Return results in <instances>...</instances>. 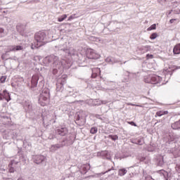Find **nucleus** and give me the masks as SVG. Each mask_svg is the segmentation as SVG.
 I'll use <instances>...</instances> for the list:
<instances>
[{
	"instance_id": "nucleus-27",
	"label": "nucleus",
	"mask_w": 180,
	"mask_h": 180,
	"mask_svg": "<svg viewBox=\"0 0 180 180\" xmlns=\"http://www.w3.org/2000/svg\"><path fill=\"white\" fill-rule=\"evenodd\" d=\"M153 55L147 54L146 55V58H153Z\"/></svg>"
},
{
	"instance_id": "nucleus-23",
	"label": "nucleus",
	"mask_w": 180,
	"mask_h": 180,
	"mask_svg": "<svg viewBox=\"0 0 180 180\" xmlns=\"http://www.w3.org/2000/svg\"><path fill=\"white\" fill-rule=\"evenodd\" d=\"M5 81H6V77L5 76H2L1 78H0V82L1 84H4V82H5Z\"/></svg>"
},
{
	"instance_id": "nucleus-4",
	"label": "nucleus",
	"mask_w": 180,
	"mask_h": 180,
	"mask_svg": "<svg viewBox=\"0 0 180 180\" xmlns=\"http://www.w3.org/2000/svg\"><path fill=\"white\" fill-rule=\"evenodd\" d=\"M86 57L91 60H96V58H99V54L95 50L89 49L86 51Z\"/></svg>"
},
{
	"instance_id": "nucleus-8",
	"label": "nucleus",
	"mask_w": 180,
	"mask_h": 180,
	"mask_svg": "<svg viewBox=\"0 0 180 180\" xmlns=\"http://www.w3.org/2000/svg\"><path fill=\"white\" fill-rule=\"evenodd\" d=\"M65 144H64V141L61 142V143H57L55 145H52L51 147V151H56V150H58V148H63Z\"/></svg>"
},
{
	"instance_id": "nucleus-16",
	"label": "nucleus",
	"mask_w": 180,
	"mask_h": 180,
	"mask_svg": "<svg viewBox=\"0 0 180 180\" xmlns=\"http://www.w3.org/2000/svg\"><path fill=\"white\" fill-rule=\"evenodd\" d=\"M126 174H127V171L126 170V169H120L118 171V175L120 176H123L124 175H126Z\"/></svg>"
},
{
	"instance_id": "nucleus-19",
	"label": "nucleus",
	"mask_w": 180,
	"mask_h": 180,
	"mask_svg": "<svg viewBox=\"0 0 180 180\" xmlns=\"http://www.w3.org/2000/svg\"><path fill=\"white\" fill-rule=\"evenodd\" d=\"M90 133L91 134H96V133H98V128L97 127H92L90 130Z\"/></svg>"
},
{
	"instance_id": "nucleus-13",
	"label": "nucleus",
	"mask_w": 180,
	"mask_h": 180,
	"mask_svg": "<svg viewBox=\"0 0 180 180\" xmlns=\"http://www.w3.org/2000/svg\"><path fill=\"white\" fill-rule=\"evenodd\" d=\"M164 115H168V110H160V111H158L156 112L155 117H157V116H159V117L164 116Z\"/></svg>"
},
{
	"instance_id": "nucleus-20",
	"label": "nucleus",
	"mask_w": 180,
	"mask_h": 180,
	"mask_svg": "<svg viewBox=\"0 0 180 180\" xmlns=\"http://www.w3.org/2000/svg\"><path fill=\"white\" fill-rule=\"evenodd\" d=\"M109 139H111V140H113L114 141L119 139V136L117 135H109Z\"/></svg>"
},
{
	"instance_id": "nucleus-31",
	"label": "nucleus",
	"mask_w": 180,
	"mask_h": 180,
	"mask_svg": "<svg viewBox=\"0 0 180 180\" xmlns=\"http://www.w3.org/2000/svg\"><path fill=\"white\" fill-rule=\"evenodd\" d=\"M128 105H129L130 106H136V105L132 104V103H129Z\"/></svg>"
},
{
	"instance_id": "nucleus-21",
	"label": "nucleus",
	"mask_w": 180,
	"mask_h": 180,
	"mask_svg": "<svg viewBox=\"0 0 180 180\" xmlns=\"http://www.w3.org/2000/svg\"><path fill=\"white\" fill-rule=\"evenodd\" d=\"M157 37H158V34H157V32L153 33L150 36V39L151 40H154L155 39H157Z\"/></svg>"
},
{
	"instance_id": "nucleus-17",
	"label": "nucleus",
	"mask_w": 180,
	"mask_h": 180,
	"mask_svg": "<svg viewBox=\"0 0 180 180\" xmlns=\"http://www.w3.org/2000/svg\"><path fill=\"white\" fill-rule=\"evenodd\" d=\"M66 18H67V14H64L58 18V22H63V20H65Z\"/></svg>"
},
{
	"instance_id": "nucleus-5",
	"label": "nucleus",
	"mask_w": 180,
	"mask_h": 180,
	"mask_svg": "<svg viewBox=\"0 0 180 180\" xmlns=\"http://www.w3.org/2000/svg\"><path fill=\"white\" fill-rule=\"evenodd\" d=\"M4 99H6L7 102L11 101V95H9V93L6 90H4L2 93H0V101H3Z\"/></svg>"
},
{
	"instance_id": "nucleus-26",
	"label": "nucleus",
	"mask_w": 180,
	"mask_h": 180,
	"mask_svg": "<svg viewBox=\"0 0 180 180\" xmlns=\"http://www.w3.org/2000/svg\"><path fill=\"white\" fill-rule=\"evenodd\" d=\"M129 124H131V126H134L135 127H137V124L134 123V122H128Z\"/></svg>"
},
{
	"instance_id": "nucleus-11",
	"label": "nucleus",
	"mask_w": 180,
	"mask_h": 180,
	"mask_svg": "<svg viewBox=\"0 0 180 180\" xmlns=\"http://www.w3.org/2000/svg\"><path fill=\"white\" fill-rule=\"evenodd\" d=\"M16 164H18V162H16L15 160L11 161V162L8 165L9 172H11V173L15 172V168H13V165H16Z\"/></svg>"
},
{
	"instance_id": "nucleus-12",
	"label": "nucleus",
	"mask_w": 180,
	"mask_h": 180,
	"mask_svg": "<svg viewBox=\"0 0 180 180\" xmlns=\"http://www.w3.org/2000/svg\"><path fill=\"white\" fill-rule=\"evenodd\" d=\"M174 54H180V44H177L173 49Z\"/></svg>"
},
{
	"instance_id": "nucleus-1",
	"label": "nucleus",
	"mask_w": 180,
	"mask_h": 180,
	"mask_svg": "<svg viewBox=\"0 0 180 180\" xmlns=\"http://www.w3.org/2000/svg\"><path fill=\"white\" fill-rule=\"evenodd\" d=\"M34 38L37 41V44L34 43L32 44L31 47L32 50H34V49H39V47H41V46H44V44L47 43V35L44 32H37L35 34Z\"/></svg>"
},
{
	"instance_id": "nucleus-3",
	"label": "nucleus",
	"mask_w": 180,
	"mask_h": 180,
	"mask_svg": "<svg viewBox=\"0 0 180 180\" xmlns=\"http://www.w3.org/2000/svg\"><path fill=\"white\" fill-rule=\"evenodd\" d=\"M161 82V77L153 75L152 76H148L145 77L144 82L146 84H158Z\"/></svg>"
},
{
	"instance_id": "nucleus-24",
	"label": "nucleus",
	"mask_w": 180,
	"mask_h": 180,
	"mask_svg": "<svg viewBox=\"0 0 180 180\" xmlns=\"http://www.w3.org/2000/svg\"><path fill=\"white\" fill-rule=\"evenodd\" d=\"M75 15H70L69 18H68V21H71V20H72V19H75Z\"/></svg>"
},
{
	"instance_id": "nucleus-28",
	"label": "nucleus",
	"mask_w": 180,
	"mask_h": 180,
	"mask_svg": "<svg viewBox=\"0 0 180 180\" xmlns=\"http://www.w3.org/2000/svg\"><path fill=\"white\" fill-rule=\"evenodd\" d=\"M175 20H176V19H171V20H169V22H170V23H172L173 22H175Z\"/></svg>"
},
{
	"instance_id": "nucleus-9",
	"label": "nucleus",
	"mask_w": 180,
	"mask_h": 180,
	"mask_svg": "<svg viewBox=\"0 0 180 180\" xmlns=\"http://www.w3.org/2000/svg\"><path fill=\"white\" fill-rule=\"evenodd\" d=\"M44 161V156L43 155H36L34 158V162L35 164H41Z\"/></svg>"
},
{
	"instance_id": "nucleus-6",
	"label": "nucleus",
	"mask_w": 180,
	"mask_h": 180,
	"mask_svg": "<svg viewBox=\"0 0 180 180\" xmlns=\"http://www.w3.org/2000/svg\"><path fill=\"white\" fill-rule=\"evenodd\" d=\"M57 134H59V136H65L68 134V129L67 127H63L60 129H56Z\"/></svg>"
},
{
	"instance_id": "nucleus-2",
	"label": "nucleus",
	"mask_w": 180,
	"mask_h": 180,
	"mask_svg": "<svg viewBox=\"0 0 180 180\" xmlns=\"http://www.w3.org/2000/svg\"><path fill=\"white\" fill-rule=\"evenodd\" d=\"M38 103L41 106H47L50 103V90L49 89H44L41 94L39 95Z\"/></svg>"
},
{
	"instance_id": "nucleus-32",
	"label": "nucleus",
	"mask_w": 180,
	"mask_h": 180,
	"mask_svg": "<svg viewBox=\"0 0 180 180\" xmlns=\"http://www.w3.org/2000/svg\"><path fill=\"white\" fill-rule=\"evenodd\" d=\"M138 144H141V141H138Z\"/></svg>"
},
{
	"instance_id": "nucleus-25",
	"label": "nucleus",
	"mask_w": 180,
	"mask_h": 180,
	"mask_svg": "<svg viewBox=\"0 0 180 180\" xmlns=\"http://www.w3.org/2000/svg\"><path fill=\"white\" fill-rule=\"evenodd\" d=\"M176 170L180 174V165H176Z\"/></svg>"
},
{
	"instance_id": "nucleus-7",
	"label": "nucleus",
	"mask_w": 180,
	"mask_h": 180,
	"mask_svg": "<svg viewBox=\"0 0 180 180\" xmlns=\"http://www.w3.org/2000/svg\"><path fill=\"white\" fill-rule=\"evenodd\" d=\"M39 75H35L32 76V80H31L32 88L37 86V83L39 82Z\"/></svg>"
},
{
	"instance_id": "nucleus-15",
	"label": "nucleus",
	"mask_w": 180,
	"mask_h": 180,
	"mask_svg": "<svg viewBox=\"0 0 180 180\" xmlns=\"http://www.w3.org/2000/svg\"><path fill=\"white\" fill-rule=\"evenodd\" d=\"M94 71H96V73L93 72L91 75V78H96V77H98V74H101V69L96 68L94 70Z\"/></svg>"
},
{
	"instance_id": "nucleus-18",
	"label": "nucleus",
	"mask_w": 180,
	"mask_h": 180,
	"mask_svg": "<svg viewBox=\"0 0 180 180\" xmlns=\"http://www.w3.org/2000/svg\"><path fill=\"white\" fill-rule=\"evenodd\" d=\"M156 29H157V25L153 24V25H152L150 27H149L147 29V30H148V32H150V31H151V30H155Z\"/></svg>"
},
{
	"instance_id": "nucleus-10",
	"label": "nucleus",
	"mask_w": 180,
	"mask_h": 180,
	"mask_svg": "<svg viewBox=\"0 0 180 180\" xmlns=\"http://www.w3.org/2000/svg\"><path fill=\"white\" fill-rule=\"evenodd\" d=\"M23 50V46H11L9 48V51H19Z\"/></svg>"
},
{
	"instance_id": "nucleus-14",
	"label": "nucleus",
	"mask_w": 180,
	"mask_h": 180,
	"mask_svg": "<svg viewBox=\"0 0 180 180\" xmlns=\"http://www.w3.org/2000/svg\"><path fill=\"white\" fill-rule=\"evenodd\" d=\"M172 128L174 130H178V129H180V122H179V121L172 124Z\"/></svg>"
},
{
	"instance_id": "nucleus-22",
	"label": "nucleus",
	"mask_w": 180,
	"mask_h": 180,
	"mask_svg": "<svg viewBox=\"0 0 180 180\" xmlns=\"http://www.w3.org/2000/svg\"><path fill=\"white\" fill-rule=\"evenodd\" d=\"M65 84V80L63 79L60 83H58L57 85V89H58V85H60V89H61L63 88V85Z\"/></svg>"
},
{
	"instance_id": "nucleus-29",
	"label": "nucleus",
	"mask_w": 180,
	"mask_h": 180,
	"mask_svg": "<svg viewBox=\"0 0 180 180\" xmlns=\"http://www.w3.org/2000/svg\"><path fill=\"white\" fill-rule=\"evenodd\" d=\"M4 28H0V33H4Z\"/></svg>"
},
{
	"instance_id": "nucleus-30",
	"label": "nucleus",
	"mask_w": 180,
	"mask_h": 180,
	"mask_svg": "<svg viewBox=\"0 0 180 180\" xmlns=\"http://www.w3.org/2000/svg\"><path fill=\"white\" fill-rule=\"evenodd\" d=\"M53 74H57V69H53Z\"/></svg>"
}]
</instances>
